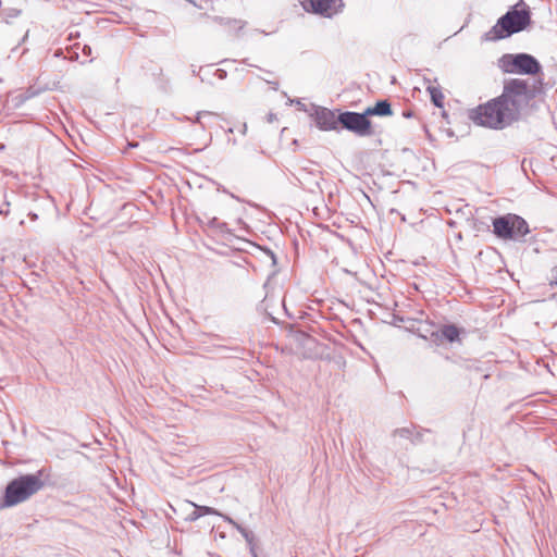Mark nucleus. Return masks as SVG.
I'll return each instance as SVG.
<instances>
[{
    "label": "nucleus",
    "instance_id": "f257e3e1",
    "mask_svg": "<svg viewBox=\"0 0 557 557\" xmlns=\"http://www.w3.org/2000/svg\"><path fill=\"white\" fill-rule=\"evenodd\" d=\"M468 116L475 125L493 129H502L515 121L498 97L469 110Z\"/></svg>",
    "mask_w": 557,
    "mask_h": 557
},
{
    "label": "nucleus",
    "instance_id": "f03ea898",
    "mask_svg": "<svg viewBox=\"0 0 557 557\" xmlns=\"http://www.w3.org/2000/svg\"><path fill=\"white\" fill-rule=\"evenodd\" d=\"M540 91L541 88L537 90L535 88L532 89L524 79L512 78L505 83L503 92L498 98L503 103H506V107L510 110L512 119L516 121L521 106L523 103H529V101Z\"/></svg>",
    "mask_w": 557,
    "mask_h": 557
},
{
    "label": "nucleus",
    "instance_id": "7ed1b4c3",
    "mask_svg": "<svg viewBox=\"0 0 557 557\" xmlns=\"http://www.w3.org/2000/svg\"><path fill=\"white\" fill-rule=\"evenodd\" d=\"M42 487L44 482L39 474H27L14 479L5 488L3 506L11 507L25 502Z\"/></svg>",
    "mask_w": 557,
    "mask_h": 557
},
{
    "label": "nucleus",
    "instance_id": "20e7f679",
    "mask_svg": "<svg viewBox=\"0 0 557 557\" xmlns=\"http://www.w3.org/2000/svg\"><path fill=\"white\" fill-rule=\"evenodd\" d=\"M494 234L504 239H519L529 234V225L524 219L517 214L507 213L493 220Z\"/></svg>",
    "mask_w": 557,
    "mask_h": 557
},
{
    "label": "nucleus",
    "instance_id": "39448f33",
    "mask_svg": "<svg viewBox=\"0 0 557 557\" xmlns=\"http://www.w3.org/2000/svg\"><path fill=\"white\" fill-rule=\"evenodd\" d=\"M499 67L504 73L535 75L541 71L539 61L527 53L505 54L499 59Z\"/></svg>",
    "mask_w": 557,
    "mask_h": 557
},
{
    "label": "nucleus",
    "instance_id": "423d86ee",
    "mask_svg": "<svg viewBox=\"0 0 557 557\" xmlns=\"http://www.w3.org/2000/svg\"><path fill=\"white\" fill-rule=\"evenodd\" d=\"M529 23V13L524 10L511 11L504 15L490 32L492 39H502L522 30Z\"/></svg>",
    "mask_w": 557,
    "mask_h": 557
},
{
    "label": "nucleus",
    "instance_id": "0eeeda50",
    "mask_svg": "<svg viewBox=\"0 0 557 557\" xmlns=\"http://www.w3.org/2000/svg\"><path fill=\"white\" fill-rule=\"evenodd\" d=\"M339 123L342 126L359 136H369L372 134V123L363 113L343 112L339 114Z\"/></svg>",
    "mask_w": 557,
    "mask_h": 557
},
{
    "label": "nucleus",
    "instance_id": "6e6552de",
    "mask_svg": "<svg viewBox=\"0 0 557 557\" xmlns=\"http://www.w3.org/2000/svg\"><path fill=\"white\" fill-rule=\"evenodd\" d=\"M315 125L322 131L337 129L339 123V114L336 115L335 111L326 108L318 109L313 114Z\"/></svg>",
    "mask_w": 557,
    "mask_h": 557
},
{
    "label": "nucleus",
    "instance_id": "1a4fd4ad",
    "mask_svg": "<svg viewBox=\"0 0 557 557\" xmlns=\"http://www.w3.org/2000/svg\"><path fill=\"white\" fill-rule=\"evenodd\" d=\"M304 9L307 12L315 13L322 16L330 17L332 16L336 10L333 8L334 2H301Z\"/></svg>",
    "mask_w": 557,
    "mask_h": 557
},
{
    "label": "nucleus",
    "instance_id": "9d476101",
    "mask_svg": "<svg viewBox=\"0 0 557 557\" xmlns=\"http://www.w3.org/2000/svg\"><path fill=\"white\" fill-rule=\"evenodd\" d=\"M364 111L367 116H391L393 114L392 106L387 100L377 101L373 107H369Z\"/></svg>",
    "mask_w": 557,
    "mask_h": 557
},
{
    "label": "nucleus",
    "instance_id": "9b49d317",
    "mask_svg": "<svg viewBox=\"0 0 557 557\" xmlns=\"http://www.w3.org/2000/svg\"><path fill=\"white\" fill-rule=\"evenodd\" d=\"M441 335L449 343L460 342L461 331L454 324L444 325L441 329Z\"/></svg>",
    "mask_w": 557,
    "mask_h": 557
},
{
    "label": "nucleus",
    "instance_id": "f8f14e48",
    "mask_svg": "<svg viewBox=\"0 0 557 557\" xmlns=\"http://www.w3.org/2000/svg\"><path fill=\"white\" fill-rule=\"evenodd\" d=\"M429 91H430V95H431L432 102L437 108H443V106H444V95L442 94V91L438 88H435V87H430Z\"/></svg>",
    "mask_w": 557,
    "mask_h": 557
},
{
    "label": "nucleus",
    "instance_id": "ddd939ff",
    "mask_svg": "<svg viewBox=\"0 0 557 557\" xmlns=\"http://www.w3.org/2000/svg\"><path fill=\"white\" fill-rule=\"evenodd\" d=\"M555 284H557V276H556V280L555 281H550V285L554 286Z\"/></svg>",
    "mask_w": 557,
    "mask_h": 557
}]
</instances>
